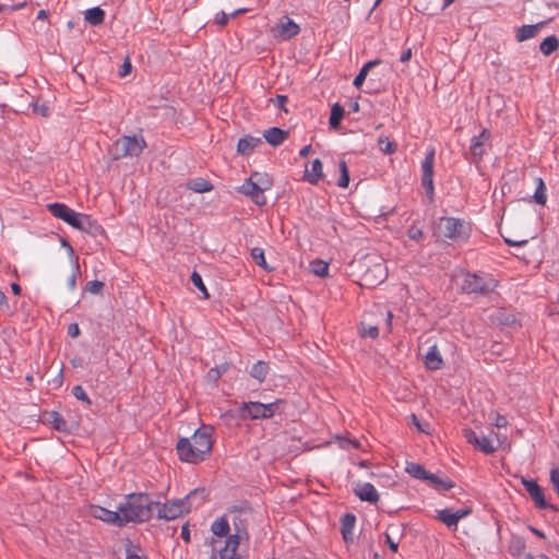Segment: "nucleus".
Wrapping results in <instances>:
<instances>
[{"label": "nucleus", "instance_id": "1", "mask_svg": "<svg viewBox=\"0 0 559 559\" xmlns=\"http://www.w3.org/2000/svg\"><path fill=\"white\" fill-rule=\"evenodd\" d=\"M213 442V428L203 425L190 438H179L176 451L181 462L199 464L211 453Z\"/></svg>", "mask_w": 559, "mask_h": 559}, {"label": "nucleus", "instance_id": "2", "mask_svg": "<svg viewBox=\"0 0 559 559\" xmlns=\"http://www.w3.org/2000/svg\"><path fill=\"white\" fill-rule=\"evenodd\" d=\"M158 507L150 495L144 492L130 493L126 501L119 506L122 526L129 522L141 523L148 521Z\"/></svg>", "mask_w": 559, "mask_h": 559}, {"label": "nucleus", "instance_id": "3", "mask_svg": "<svg viewBox=\"0 0 559 559\" xmlns=\"http://www.w3.org/2000/svg\"><path fill=\"white\" fill-rule=\"evenodd\" d=\"M199 501L195 503V507L201 504L205 499V490L204 489H194L189 495H187L183 499H178L174 501H169L167 503L160 504L158 502V507H155L157 510V518L164 519L167 521L175 520L181 516L183 513L190 511L193 507L192 500Z\"/></svg>", "mask_w": 559, "mask_h": 559}, {"label": "nucleus", "instance_id": "4", "mask_svg": "<svg viewBox=\"0 0 559 559\" xmlns=\"http://www.w3.org/2000/svg\"><path fill=\"white\" fill-rule=\"evenodd\" d=\"M435 233L439 238L461 241L469 237V226L461 218L440 217L436 223Z\"/></svg>", "mask_w": 559, "mask_h": 559}, {"label": "nucleus", "instance_id": "5", "mask_svg": "<svg viewBox=\"0 0 559 559\" xmlns=\"http://www.w3.org/2000/svg\"><path fill=\"white\" fill-rule=\"evenodd\" d=\"M146 146L143 138L136 135H123L111 147L114 159L123 157H138Z\"/></svg>", "mask_w": 559, "mask_h": 559}, {"label": "nucleus", "instance_id": "6", "mask_svg": "<svg viewBox=\"0 0 559 559\" xmlns=\"http://www.w3.org/2000/svg\"><path fill=\"white\" fill-rule=\"evenodd\" d=\"M497 287V282L489 275L467 273L462 282V289L467 294L486 295Z\"/></svg>", "mask_w": 559, "mask_h": 559}, {"label": "nucleus", "instance_id": "7", "mask_svg": "<svg viewBox=\"0 0 559 559\" xmlns=\"http://www.w3.org/2000/svg\"><path fill=\"white\" fill-rule=\"evenodd\" d=\"M376 314H379V317L381 318L382 323H383L382 328L385 330V332L390 333L392 330V319H393L392 312L391 311H382L381 309H378ZM372 316H374V313L365 316L364 321L361 322L360 332L364 337L376 338L379 336L380 324L378 322L372 321V318H371Z\"/></svg>", "mask_w": 559, "mask_h": 559}, {"label": "nucleus", "instance_id": "8", "mask_svg": "<svg viewBox=\"0 0 559 559\" xmlns=\"http://www.w3.org/2000/svg\"><path fill=\"white\" fill-rule=\"evenodd\" d=\"M435 148L431 147L427 153L421 163V185L425 188L426 194L429 200H433L435 197Z\"/></svg>", "mask_w": 559, "mask_h": 559}, {"label": "nucleus", "instance_id": "9", "mask_svg": "<svg viewBox=\"0 0 559 559\" xmlns=\"http://www.w3.org/2000/svg\"><path fill=\"white\" fill-rule=\"evenodd\" d=\"M75 229L96 235L100 230L98 223L91 215L78 213L73 210L68 223Z\"/></svg>", "mask_w": 559, "mask_h": 559}, {"label": "nucleus", "instance_id": "10", "mask_svg": "<svg viewBox=\"0 0 559 559\" xmlns=\"http://www.w3.org/2000/svg\"><path fill=\"white\" fill-rule=\"evenodd\" d=\"M490 139V132L484 129L478 135L473 136L469 146V160L472 163H479L485 154V145Z\"/></svg>", "mask_w": 559, "mask_h": 559}, {"label": "nucleus", "instance_id": "11", "mask_svg": "<svg viewBox=\"0 0 559 559\" xmlns=\"http://www.w3.org/2000/svg\"><path fill=\"white\" fill-rule=\"evenodd\" d=\"M522 485L538 509L556 510L552 504L546 501L543 489L534 479L522 478Z\"/></svg>", "mask_w": 559, "mask_h": 559}, {"label": "nucleus", "instance_id": "12", "mask_svg": "<svg viewBox=\"0 0 559 559\" xmlns=\"http://www.w3.org/2000/svg\"><path fill=\"white\" fill-rule=\"evenodd\" d=\"M240 193L246 197H249L252 202L259 206H262L266 203V198L261 188L255 183L253 178H248L238 189Z\"/></svg>", "mask_w": 559, "mask_h": 559}, {"label": "nucleus", "instance_id": "13", "mask_svg": "<svg viewBox=\"0 0 559 559\" xmlns=\"http://www.w3.org/2000/svg\"><path fill=\"white\" fill-rule=\"evenodd\" d=\"M240 545V535L231 534L226 540L225 545L217 550L219 559H240L238 548Z\"/></svg>", "mask_w": 559, "mask_h": 559}, {"label": "nucleus", "instance_id": "14", "mask_svg": "<svg viewBox=\"0 0 559 559\" xmlns=\"http://www.w3.org/2000/svg\"><path fill=\"white\" fill-rule=\"evenodd\" d=\"M90 514L94 519L100 520L103 522L122 526L119 509L117 511H110L99 506H92L90 509Z\"/></svg>", "mask_w": 559, "mask_h": 559}, {"label": "nucleus", "instance_id": "15", "mask_svg": "<svg viewBox=\"0 0 559 559\" xmlns=\"http://www.w3.org/2000/svg\"><path fill=\"white\" fill-rule=\"evenodd\" d=\"M465 437L467 441L474 444L478 450L485 454H490L496 451L492 440L487 436H477L473 430H466Z\"/></svg>", "mask_w": 559, "mask_h": 559}, {"label": "nucleus", "instance_id": "16", "mask_svg": "<svg viewBox=\"0 0 559 559\" xmlns=\"http://www.w3.org/2000/svg\"><path fill=\"white\" fill-rule=\"evenodd\" d=\"M324 177L323 173V164L319 158L313 159L310 163V166H306L304 173V180L311 183L317 185Z\"/></svg>", "mask_w": 559, "mask_h": 559}, {"label": "nucleus", "instance_id": "17", "mask_svg": "<svg viewBox=\"0 0 559 559\" xmlns=\"http://www.w3.org/2000/svg\"><path fill=\"white\" fill-rule=\"evenodd\" d=\"M354 492L361 501H367L369 503H377L379 501V493L370 483L357 484Z\"/></svg>", "mask_w": 559, "mask_h": 559}, {"label": "nucleus", "instance_id": "18", "mask_svg": "<svg viewBox=\"0 0 559 559\" xmlns=\"http://www.w3.org/2000/svg\"><path fill=\"white\" fill-rule=\"evenodd\" d=\"M240 412L242 418L261 419L265 416L263 403L260 402L243 403Z\"/></svg>", "mask_w": 559, "mask_h": 559}, {"label": "nucleus", "instance_id": "19", "mask_svg": "<svg viewBox=\"0 0 559 559\" xmlns=\"http://www.w3.org/2000/svg\"><path fill=\"white\" fill-rule=\"evenodd\" d=\"M424 364L429 370H439L442 367L443 360L437 345L429 347L424 358Z\"/></svg>", "mask_w": 559, "mask_h": 559}, {"label": "nucleus", "instance_id": "20", "mask_svg": "<svg viewBox=\"0 0 559 559\" xmlns=\"http://www.w3.org/2000/svg\"><path fill=\"white\" fill-rule=\"evenodd\" d=\"M299 26L290 19L285 17L277 25V33L282 39H289L299 33Z\"/></svg>", "mask_w": 559, "mask_h": 559}, {"label": "nucleus", "instance_id": "21", "mask_svg": "<svg viewBox=\"0 0 559 559\" xmlns=\"http://www.w3.org/2000/svg\"><path fill=\"white\" fill-rule=\"evenodd\" d=\"M287 136L288 132L277 127L270 128L263 133V138L272 146L281 145Z\"/></svg>", "mask_w": 559, "mask_h": 559}, {"label": "nucleus", "instance_id": "22", "mask_svg": "<svg viewBox=\"0 0 559 559\" xmlns=\"http://www.w3.org/2000/svg\"><path fill=\"white\" fill-rule=\"evenodd\" d=\"M262 143L260 138L255 136H245L239 139L237 144V152L241 155H250L254 148Z\"/></svg>", "mask_w": 559, "mask_h": 559}, {"label": "nucleus", "instance_id": "23", "mask_svg": "<svg viewBox=\"0 0 559 559\" xmlns=\"http://www.w3.org/2000/svg\"><path fill=\"white\" fill-rule=\"evenodd\" d=\"M385 276H386V267H385L384 263L379 262L373 265L372 270H368L365 273L364 278L366 282L373 284V282H379V283L382 282L385 278Z\"/></svg>", "mask_w": 559, "mask_h": 559}, {"label": "nucleus", "instance_id": "24", "mask_svg": "<svg viewBox=\"0 0 559 559\" xmlns=\"http://www.w3.org/2000/svg\"><path fill=\"white\" fill-rule=\"evenodd\" d=\"M49 212L57 218L68 223L73 210L63 203H50L47 205Z\"/></svg>", "mask_w": 559, "mask_h": 559}, {"label": "nucleus", "instance_id": "25", "mask_svg": "<svg viewBox=\"0 0 559 559\" xmlns=\"http://www.w3.org/2000/svg\"><path fill=\"white\" fill-rule=\"evenodd\" d=\"M544 23H537L534 25H522L518 28L515 38L518 41H524L531 39L537 35L538 28L543 26Z\"/></svg>", "mask_w": 559, "mask_h": 559}, {"label": "nucleus", "instance_id": "26", "mask_svg": "<svg viewBox=\"0 0 559 559\" xmlns=\"http://www.w3.org/2000/svg\"><path fill=\"white\" fill-rule=\"evenodd\" d=\"M84 19L93 26H98L104 23L105 11L99 7H94L85 11Z\"/></svg>", "mask_w": 559, "mask_h": 559}, {"label": "nucleus", "instance_id": "27", "mask_svg": "<svg viewBox=\"0 0 559 559\" xmlns=\"http://www.w3.org/2000/svg\"><path fill=\"white\" fill-rule=\"evenodd\" d=\"M381 63V60L379 59H374V60H370L368 62H366L362 68L359 70L358 74L355 76L354 79V86L359 88L361 87V85L364 84L367 75H368V72L376 66L380 64Z\"/></svg>", "mask_w": 559, "mask_h": 559}, {"label": "nucleus", "instance_id": "28", "mask_svg": "<svg viewBox=\"0 0 559 559\" xmlns=\"http://www.w3.org/2000/svg\"><path fill=\"white\" fill-rule=\"evenodd\" d=\"M186 186L189 190L197 193L210 192L213 189V185L203 178L191 179Z\"/></svg>", "mask_w": 559, "mask_h": 559}, {"label": "nucleus", "instance_id": "29", "mask_svg": "<svg viewBox=\"0 0 559 559\" xmlns=\"http://www.w3.org/2000/svg\"><path fill=\"white\" fill-rule=\"evenodd\" d=\"M211 531L217 537H228L230 534V526L225 518L215 520L211 525Z\"/></svg>", "mask_w": 559, "mask_h": 559}, {"label": "nucleus", "instance_id": "30", "mask_svg": "<svg viewBox=\"0 0 559 559\" xmlns=\"http://www.w3.org/2000/svg\"><path fill=\"white\" fill-rule=\"evenodd\" d=\"M270 367L269 364L262 360L257 361L250 371V376L258 380L260 383L263 382L269 374Z\"/></svg>", "mask_w": 559, "mask_h": 559}, {"label": "nucleus", "instance_id": "31", "mask_svg": "<svg viewBox=\"0 0 559 559\" xmlns=\"http://www.w3.org/2000/svg\"><path fill=\"white\" fill-rule=\"evenodd\" d=\"M559 48V40L555 35L546 37L539 45L542 53L550 56Z\"/></svg>", "mask_w": 559, "mask_h": 559}, {"label": "nucleus", "instance_id": "32", "mask_svg": "<svg viewBox=\"0 0 559 559\" xmlns=\"http://www.w3.org/2000/svg\"><path fill=\"white\" fill-rule=\"evenodd\" d=\"M536 190L532 197V200L539 205H545L547 202L546 186L542 178H536Z\"/></svg>", "mask_w": 559, "mask_h": 559}, {"label": "nucleus", "instance_id": "33", "mask_svg": "<svg viewBox=\"0 0 559 559\" xmlns=\"http://www.w3.org/2000/svg\"><path fill=\"white\" fill-rule=\"evenodd\" d=\"M406 472L414 478L426 480L430 472L426 471L424 466L418 463H407Z\"/></svg>", "mask_w": 559, "mask_h": 559}, {"label": "nucleus", "instance_id": "34", "mask_svg": "<svg viewBox=\"0 0 559 559\" xmlns=\"http://www.w3.org/2000/svg\"><path fill=\"white\" fill-rule=\"evenodd\" d=\"M426 480L429 481L436 489L439 490H450L454 486V484L449 478H440L439 476L432 473L429 474Z\"/></svg>", "mask_w": 559, "mask_h": 559}, {"label": "nucleus", "instance_id": "35", "mask_svg": "<svg viewBox=\"0 0 559 559\" xmlns=\"http://www.w3.org/2000/svg\"><path fill=\"white\" fill-rule=\"evenodd\" d=\"M343 117L344 108L338 103H335L331 108V115L329 119L330 127L333 129L338 128Z\"/></svg>", "mask_w": 559, "mask_h": 559}, {"label": "nucleus", "instance_id": "36", "mask_svg": "<svg viewBox=\"0 0 559 559\" xmlns=\"http://www.w3.org/2000/svg\"><path fill=\"white\" fill-rule=\"evenodd\" d=\"M250 177L253 178L255 183L261 188V190L263 192L270 190L273 186V180H272L271 176L267 174H262V173L255 171V173L251 174Z\"/></svg>", "mask_w": 559, "mask_h": 559}, {"label": "nucleus", "instance_id": "37", "mask_svg": "<svg viewBox=\"0 0 559 559\" xmlns=\"http://www.w3.org/2000/svg\"><path fill=\"white\" fill-rule=\"evenodd\" d=\"M437 519L450 528H455L457 526V521L451 509L439 510L437 513Z\"/></svg>", "mask_w": 559, "mask_h": 559}, {"label": "nucleus", "instance_id": "38", "mask_svg": "<svg viewBox=\"0 0 559 559\" xmlns=\"http://www.w3.org/2000/svg\"><path fill=\"white\" fill-rule=\"evenodd\" d=\"M356 518L355 515L347 513L344 515L342 520V534L345 540L348 539V536L353 534L354 525Z\"/></svg>", "mask_w": 559, "mask_h": 559}, {"label": "nucleus", "instance_id": "39", "mask_svg": "<svg viewBox=\"0 0 559 559\" xmlns=\"http://www.w3.org/2000/svg\"><path fill=\"white\" fill-rule=\"evenodd\" d=\"M251 257L254 260V262L259 266H261L263 270L272 271V267H270L269 264L266 263L263 249L258 248V247L252 248L251 249Z\"/></svg>", "mask_w": 559, "mask_h": 559}, {"label": "nucleus", "instance_id": "40", "mask_svg": "<svg viewBox=\"0 0 559 559\" xmlns=\"http://www.w3.org/2000/svg\"><path fill=\"white\" fill-rule=\"evenodd\" d=\"M311 272L320 277H324L329 273V264L323 260H314L310 263Z\"/></svg>", "mask_w": 559, "mask_h": 559}, {"label": "nucleus", "instance_id": "41", "mask_svg": "<svg viewBox=\"0 0 559 559\" xmlns=\"http://www.w3.org/2000/svg\"><path fill=\"white\" fill-rule=\"evenodd\" d=\"M49 421L52 425V427L58 431H66L68 428L67 421L57 412H51L49 414Z\"/></svg>", "mask_w": 559, "mask_h": 559}, {"label": "nucleus", "instance_id": "42", "mask_svg": "<svg viewBox=\"0 0 559 559\" xmlns=\"http://www.w3.org/2000/svg\"><path fill=\"white\" fill-rule=\"evenodd\" d=\"M340 168V178L337 180V186L341 188H347L349 183V173L347 168V164L345 160H341L338 163Z\"/></svg>", "mask_w": 559, "mask_h": 559}, {"label": "nucleus", "instance_id": "43", "mask_svg": "<svg viewBox=\"0 0 559 559\" xmlns=\"http://www.w3.org/2000/svg\"><path fill=\"white\" fill-rule=\"evenodd\" d=\"M378 146L384 154L391 155L396 151V144L390 141L388 136H380L378 139Z\"/></svg>", "mask_w": 559, "mask_h": 559}, {"label": "nucleus", "instance_id": "44", "mask_svg": "<svg viewBox=\"0 0 559 559\" xmlns=\"http://www.w3.org/2000/svg\"><path fill=\"white\" fill-rule=\"evenodd\" d=\"M192 284L203 294L205 298H209L207 289L203 283L202 276L198 272L191 274Z\"/></svg>", "mask_w": 559, "mask_h": 559}, {"label": "nucleus", "instance_id": "45", "mask_svg": "<svg viewBox=\"0 0 559 559\" xmlns=\"http://www.w3.org/2000/svg\"><path fill=\"white\" fill-rule=\"evenodd\" d=\"M282 404L281 400H277L275 402L263 404V409L265 413L264 418H271L274 416V414L280 409V405Z\"/></svg>", "mask_w": 559, "mask_h": 559}, {"label": "nucleus", "instance_id": "46", "mask_svg": "<svg viewBox=\"0 0 559 559\" xmlns=\"http://www.w3.org/2000/svg\"><path fill=\"white\" fill-rule=\"evenodd\" d=\"M227 365H223L221 367L212 368L207 371V379L211 381H217L224 372L227 370Z\"/></svg>", "mask_w": 559, "mask_h": 559}, {"label": "nucleus", "instance_id": "47", "mask_svg": "<svg viewBox=\"0 0 559 559\" xmlns=\"http://www.w3.org/2000/svg\"><path fill=\"white\" fill-rule=\"evenodd\" d=\"M79 274H80V265H79L78 260H75V262L73 264L72 274L68 278V286H69L70 290H74L75 289V287H76V278H78Z\"/></svg>", "mask_w": 559, "mask_h": 559}, {"label": "nucleus", "instance_id": "48", "mask_svg": "<svg viewBox=\"0 0 559 559\" xmlns=\"http://www.w3.org/2000/svg\"><path fill=\"white\" fill-rule=\"evenodd\" d=\"M103 288L104 283L97 280L90 281L85 286V290L94 295L100 294Z\"/></svg>", "mask_w": 559, "mask_h": 559}, {"label": "nucleus", "instance_id": "49", "mask_svg": "<svg viewBox=\"0 0 559 559\" xmlns=\"http://www.w3.org/2000/svg\"><path fill=\"white\" fill-rule=\"evenodd\" d=\"M72 393L73 395L82 401V402H85L87 404H91V400L88 397V395L86 394L85 390L81 386V385H75L73 389H72Z\"/></svg>", "mask_w": 559, "mask_h": 559}, {"label": "nucleus", "instance_id": "50", "mask_svg": "<svg viewBox=\"0 0 559 559\" xmlns=\"http://www.w3.org/2000/svg\"><path fill=\"white\" fill-rule=\"evenodd\" d=\"M407 236L412 239V240H420L423 238V230L416 226H411L407 230Z\"/></svg>", "mask_w": 559, "mask_h": 559}, {"label": "nucleus", "instance_id": "51", "mask_svg": "<svg viewBox=\"0 0 559 559\" xmlns=\"http://www.w3.org/2000/svg\"><path fill=\"white\" fill-rule=\"evenodd\" d=\"M493 425L498 428H504L508 425V419L506 416L495 413L493 414Z\"/></svg>", "mask_w": 559, "mask_h": 559}, {"label": "nucleus", "instance_id": "52", "mask_svg": "<svg viewBox=\"0 0 559 559\" xmlns=\"http://www.w3.org/2000/svg\"><path fill=\"white\" fill-rule=\"evenodd\" d=\"M228 19H229V16L224 11H221L215 16V23L221 26H224L227 24Z\"/></svg>", "mask_w": 559, "mask_h": 559}, {"label": "nucleus", "instance_id": "53", "mask_svg": "<svg viewBox=\"0 0 559 559\" xmlns=\"http://www.w3.org/2000/svg\"><path fill=\"white\" fill-rule=\"evenodd\" d=\"M385 543L386 545L390 547V549L393 551V552H396L397 549H399V542L394 540L389 533H385Z\"/></svg>", "mask_w": 559, "mask_h": 559}, {"label": "nucleus", "instance_id": "54", "mask_svg": "<svg viewBox=\"0 0 559 559\" xmlns=\"http://www.w3.org/2000/svg\"><path fill=\"white\" fill-rule=\"evenodd\" d=\"M471 513V509L468 508H461L456 511H453V514L455 515L456 521L459 522L461 519L467 516Z\"/></svg>", "mask_w": 559, "mask_h": 559}, {"label": "nucleus", "instance_id": "55", "mask_svg": "<svg viewBox=\"0 0 559 559\" xmlns=\"http://www.w3.org/2000/svg\"><path fill=\"white\" fill-rule=\"evenodd\" d=\"M504 242L509 246H512V247H523L525 246L528 240L527 239H522V240H513V239H510V238H504Z\"/></svg>", "mask_w": 559, "mask_h": 559}, {"label": "nucleus", "instance_id": "56", "mask_svg": "<svg viewBox=\"0 0 559 559\" xmlns=\"http://www.w3.org/2000/svg\"><path fill=\"white\" fill-rule=\"evenodd\" d=\"M68 334L71 337H78L80 335V328H79V325L76 323H71L68 326Z\"/></svg>", "mask_w": 559, "mask_h": 559}, {"label": "nucleus", "instance_id": "57", "mask_svg": "<svg viewBox=\"0 0 559 559\" xmlns=\"http://www.w3.org/2000/svg\"><path fill=\"white\" fill-rule=\"evenodd\" d=\"M341 445L344 449H348L349 445H352L355 449H358L360 447V443L357 440L343 439Z\"/></svg>", "mask_w": 559, "mask_h": 559}, {"label": "nucleus", "instance_id": "58", "mask_svg": "<svg viewBox=\"0 0 559 559\" xmlns=\"http://www.w3.org/2000/svg\"><path fill=\"white\" fill-rule=\"evenodd\" d=\"M131 71V62L129 61V59H127L123 64L121 66V70L119 72L120 76H126L130 73Z\"/></svg>", "mask_w": 559, "mask_h": 559}, {"label": "nucleus", "instance_id": "59", "mask_svg": "<svg viewBox=\"0 0 559 559\" xmlns=\"http://www.w3.org/2000/svg\"><path fill=\"white\" fill-rule=\"evenodd\" d=\"M411 57H412V49H411V48H407V49H405V50L401 53V56H400V61H401V62H406V61H408V60L411 59Z\"/></svg>", "mask_w": 559, "mask_h": 559}, {"label": "nucleus", "instance_id": "60", "mask_svg": "<svg viewBox=\"0 0 559 559\" xmlns=\"http://www.w3.org/2000/svg\"><path fill=\"white\" fill-rule=\"evenodd\" d=\"M312 152V146L309 144V145H305L300 151H299V155L301 157H307L310 153Z\"/></svg>", "mask_w": 559, "mask_h": 559}, {"label": "nucleus", "instance_id": "61", "mask_svg": "<svg viewBox=\"0 0 559 559\" xmlns=\"http://www.w3.org/2000/svg\"><path fill=\"white\" fill-rule=\"evenodd\" d=\"M287 102V96L285 95H277L274 99V103L276 106L282 107Z\"/></svg>", "mask_w": 559, "mask_h": 559}, {"label": "nucleus", "instance_id": "62", "mask_svg": "<svg viewBox=\"0 0 559 559\" xmlns=\"http://www.w3.org/2000/svg\"><path fill=\"white\" fill-rule=\"evenodd\" d=\"M8 308V301L4 293L0 289V309Z\"/></svg>", "mask_w": 559, "mask_h": 559}, {"label": "nucleus", "instance_id": "63", "mask_svg": "<svg viewBox=\"0 0 559 559\" xmlns=\"http://www.w3.org/2000/svg\"><path fill=\"white\" fill-rule=\"evenodd\" d=\"M181 537L186 540V542H189L190 539V533H189V530L187 527V525H185L181 530Z\"/></svg>", "mask_w": 559, "mask_h": 559}, {"label": "nucleus", "instance_id": "64", "mask_svg": "<svg viewBox=\"0 0 559 559\" xmlns=\"http://www.w3.org/2000/svg\"><path fill=\"white\" fill-rule=\"evenodd\" d=\"M127 559H147V558L141 557V556L136 555V554L129 552L128 556H127Z\"/></svg>", "mask_w": 559, "mask_h": 559}]
</instances>
